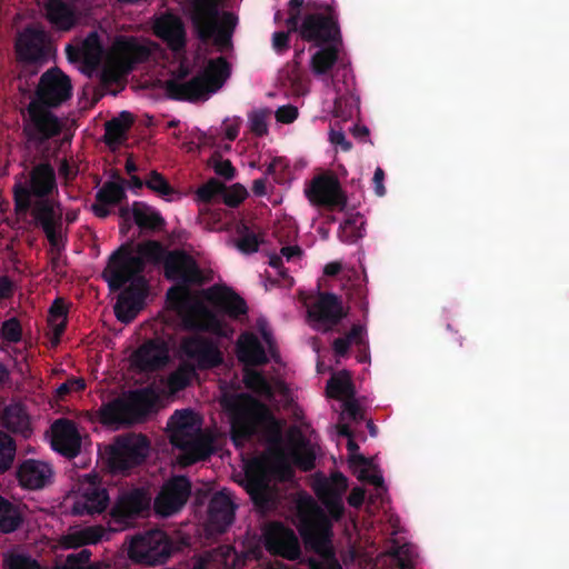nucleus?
<instances>
[{
  "label": "nucleus",
  "instance_id": "nucleus-41",
  "mask_svg": "<svg viewBox=\"0 0 569 569\" xmlns=\"http://www.w3.org/2000/svg\"><path fill=\"white\" fill-rule=\"evenodd\" d=\"M118 254H126L128 257H131L133 259H137L140 262L139 270L134 273L136 277H141L139 272L142 268V260L151 261V262H159L163 257V249L162 247L156 242V241H148L146 243H142L139 246L138 256H132L131 253L120 250L116 252L113 256Z\"/></svg>",
  "mask_w": 569,
  "mask_h": 569
},
{
  "label": "nucleus",
  "instance_id": "nucleus-64",
  "mask_svg": "<svg viewBox=\"0 0 569 569\" xmlns=\"http://www.w3.org/2000/svg\"><path fill=\"white\" fill-rule=\"evenodd\" d=\"M365 499V491L361 488H353L349 498L348 502L352 507H359Z\"/></svg>",
  "mask_w": 569,
  "mask_h": 569
},
{
  "label": "nucleus",
  "instance_id": "nucleus-59",
  "mask_svg": "<svg viewBox=\"0 0 569 569\" xmlns=\"http://www.w3.org/2000/svg\"><path fill=\"white\" fill-rule=\"evenodd\" d=\"M286 167L287 161L283 158H273L267 168V173L272 176L280 174Z\"/></svg>",
  "mask_w": 569,
  "mask_h": 569
},
{
  "label": "nucleus",
  "instance_id": "nucleus-39",
  "mask_svg": "<svg viewBox=\"0 0 569 569\" xmlns=\"http://www.w3.org/2000/svg\"><path fill=\"white\" fill-rule=\"evenodd\" d=\"M302 258V250L298 246L283 247L280 254H272L269 257V266L272 272L269 271V276H279L282 279H287V270L283 268V261L288 263H298Z\"/></svg>",
  "mask_w": 569,
  "mask_h": 569
},
{
  "label": "nucleus",
  "instance_id": "nucleus-18",
  "mask_svg": "<svg viewBox=\"0 0 569 569\" xmlns=\"http://www.w3.org/2000/svg\"><path fill=\"white\" fill-rule=\"evenodd\" d=\"M190 495V482L184 477H173L161 488L154 500L158 515L168 517L179 511Z\"/></svg>",
  "mask_w": 569,
  "mask_h": 569
},
{
  "label": "nucleus",
  "instance_id": "nucleus-35",
  "mask_svg": "<svg viewBox=\"0 0 569 569\" xmlns=\"http://www.w3.org/2000/svg\"><path fill=\"white\" fill-rule=\"evenodd\" d=\"M133 122V116L128 111L120 114L106 123V142L114 148L119 146L126 138L128 129Z\"/></svg>",
  "mask_w": 569,
  "mask_h": 569
},
{
  "label": "nucleus",
  "instance_id": "nucleus-62",
  "mask_svg": "<svg viewBox=\"0 0 569 569\" xmlns=\"http://www.w3.org/2000/svg\"><path fill=\"white\" fill-rule=\"evenodd\" d=\"M385 172L381 168H377L373 174L375 190L378 196H383L386 190L383 186Z\"/></svg>",
  "mask_w": 569,
  "mask_h": 569
},
{
  "label": "nucleus",
  "instance_id": "nucleus-20",
  "mask_svg": "<svg viewBox=\"0 0 569 569\" xmlns=\"http://www.w3.org/2000/svg\"><path fill=\"white\" fill-rule=\"evenodd\" d=\"M266 549L287 559H296L300 553L298 539L293 531L279 523H270L263 530Z\"/></svg>",
  "mask_w": 569,
  "mask_h": 569
},
{
  "label": "nucleus",
  "instance_id": "nucleus-44",
  "mask_svg": "<svg viewBox=\"0 0 569 569\" xmlns=\"http://www.w3.org/2000/svg\"><path fill=\"white\" fill-rule=\"evenodd\" d=\"M144 184L166 201H173L179 198V193L169 184L166 178L157 171L148 176Z\"/></svg>",
  "mask_w": 569,
  "mask_h": 569
},
{
  "label": "nucleus",
  "instance_id": "nucleus-52",
  "mask_svg": "<svg viewBox=\"0 0 569 569\" xmlns=\"http://www.w3.org/2000/svg\"><path fill=\"white\" fill-rule=\"evenodd\" d=\"M393 557L401 569H410L415 563L416 552L412 546L403 545L393 551Z\"/></svg>",
  "mask_w": 569,
  "mask_h": 569
},
{
  "label": "nucleus",
  "instance_id": "nucleus-13",
  "mask_svg": "<svg viewBox=\"0 0 569 569\" xmlns=\"http://www.w3.org/2000/svg\"><path fill=\"white\" fill-rule=\"evenodd\" d=\"M171 549V543L163 531L151 530L131 538L128 555L134 561L158 565L169 558Z\"/></svg>",
  "mask_w": 569,
  "mask_h": 569
},
{
  "label": "nucleus",
  "instance_id": "nucleus-17",
  "mask_svg": "<svg viewBox=\"0 0 569 569\" xmlns=\"http://www.w3.org/2000/svg\"><path fill=\"white\" fill-rule=\"evenodd\" d=\"M71 88L70 80L66 74L59 70H50L41 77L33 101H39L48 109L59 106L70 98Z\"/></svg>",
  "mask_w": 569,
  "mask_h": 569
},
{
  "label": "nucleus",
  "instance_id": "nucleus-23",
  "mask_svg": "<svg viewBox=\"0 0 569 569\" xmlns=\"http://www.w3.org/2000/svg\"><path fill=\"white\" fill-rule=\"evenodd\" d=\"M302 39L313 42L315 46L340 38L337 23L321 14L307 16L299 27Z\"/></svg>",
  "mask_w": 569,
  "mask_h": 569
},
{
  "label": "nucleus",
  "instance_id": "nucleus-2",
  "mask_svg": "<svg viewBox=\"0 0 569 569\" xmlns=\"http://www.w3.org/2000/svg\"><path fill=\"white\" fill-rule=\"evenodd\" d=\"M178 355L181 359L189 361L192 367L180 366L167 380L161 379L150 388L130 392L102 406L99 410L100 422L110 429H119L131 423L163 399L186 388L193 378L194 367L207 369L222 361L218 347L198 336L184 338Z\"/></svg>",
  "mask_w": 569,
  "mask_h": 569
},
{
  "label": "nucleus",
  "instance_id": "nucleus-15",
  "mask_svg": "<svg viewBox=\"0 0 569 569\" xmlns=\"http://www.w3.org/2000/svg\"><path fill=\"white\" fill-rule=\"evenodd\" d=\"M29 119L24 131L29 141L42 143L56 137L61 130V121L39 101H31L29 106Z\"/></svg>",
  "mask_w": 569,
  "mask_h": 569
},
{
  "label": "nucleus",
  "instance_id": "nucleus-26",
  "mask_svg": "<svg viewBox=\"0 0 569 569\" xmlns=\"http://www.w3.org/2000/svg\"><path fill=\"white\" fill-rule=\"evenodd\" d=\"M44 43L46 32L41 27L27 28L17 38V56L21 61L36 62L43 54Z\"/></svg>",
  "mask_w": 569,
  "mask_h": 569
},
{
  "label": "nucleus",
  "instance_id": "nucleus-10",
  "mask_svg": "<svg viewBox=\"0 0 569 569\" xmlns=\"http://www.w3.org/2000/svg\"><path fill=\"white\" fill-rule=\"evenodd\" d=\"M171 442L183 451L181 465H190L216 451L212 439L201 433V419L192 410H177L167 426Z\"/></svg>",
  "mask_w": 569,
  "mask_h": 569
},
{
  "label": "nucleus",
  "instance_id": "nucleus-53",
  "mask_svg": "<svg viewBox=\"0 0 569 569\" xmlns=\"http://www.w3.org/2000/svg\"><path fill=\"white\" fill-rule=\"evenodd\" d=\"M209 166L214 172L226 179H231L234 176V168L227 159H222L219 154H213L209 159Z\"/></svg>",
  "mask_w": 569,
  "mask_h": 569
},
{
  "label": "nucleus",
  "instance_id": "nucleus-32",
  "mask_svg": "<svg viewBox=\"0 0 569 569\" xmlns=\"http://www.w3.org/2000/svg\"><path fill=\"white\" fill-rule=\"evenodd\" d=\"M120 216L124 220L133 218L140 228L156 230L164 226V219L160 212L143 202H134L131 208H121Z\"/></svg>",
  "mask_w": 569,
  "mask_h": 569
},
{
  "label": "nucleus",
  "instance_id": "nucleus-36",
  "mask_svg": "<svg viewBox=\"0 0 569 569\" xmlns=\"http://www.w3.org/2000/svg\"><path fill=\"white\" fill-rule=\"evenodd\" d=\"M349 465L358 479L368 481L375 485L378 489H382L383 479L371 460L366 459L362 455H355L350 459Z\"/></svg>",
  "mask_w": 569,
  "mask_h": 569
},
{
  "label": "nucleus",
  "instance_id": "nucleus-3",
  "mask_svg": "<svg viewBox=\"0 0 569 569\" xmlns=\"http://www.w3.org/2000/svg\"><path fill=\"white\" fill-rule=\"evenodd\" d=\"M167 298L169 309L181 318L186 328L203 329L222 337L233 332L226 317L237 319L247 312L246 302L224 287H213L202 293L174 287L168 291Z\"/></svg>",
  "mask_w": 569,
  "mask_h": 569
},
{
  "label": "nucleus",
  "instance_id": "nucleus-61",
  "mask_svg": "<svg viewBox=\"0 0 569 569\" xmlns=\"http://www.w3.org/2000/svg\"><path fill=\"white\" fill-rule=\"evenodd\" d=\"M330 141L333 144L341 146L343 150H349L351 148V143L346 139L342 131L332 130L330 132Z\"/></svg>",
  "mask_w": 569,
  "mask_h": 569
},
{
  "label": "nucleus",
  "instance_id": "nucleus-8",
  "mask_svg": "<svg viewBox=\"0 0 569 569\" xmlns=\"http://www.w3.org/2000/svg\"><path fill=\"white\" fill-rule=\"evenodd\" d=\"M140 262L128 256H111L103 271V278L110 288L119 289L129 283V288L121 292L114 306L117 318L128 323L132 321L142 309L146 297V282L142 277H136Z\"/></svg>",
  "mask_w": 569,
  "mask_h": 569
},
{
  "label": "nucleus",
  "instance_id": "nucleus-38",
  "mask_svg": "<svg viewBox=\"0 0 569 569\" xmlns=\"http://www.w3.org/2000/svg\"><path fill=\"white\" fill-rule=\"evenodd\" d=\"M67 322V309L61 301H56L48 315V337L51 347H56L60 341Z\"/></svg>",
  "mask_w": 569,
  "mask_h": 569
},
{
  "label": "nucleus",
  "instance_id": "nucleus-21",
  "mask_svg": "<svg viewBox=\"0 0 569 569\" xmlns=\"http://www.w3.org/2000/svg\"><path fill=\"white\" fill-rule=\"evenodd\" d=\"M263 345L250 333L242 335L238 340V358L246 366L260 365L268 359V353L273 356V341L266 323L261 325Z\"/></svg>",
  "mask_w": 569,
  "mask_h": 569
},
{
  "label": "nucleus",
  "instance_id": "nucleus-12",
  "mask_svg": "<svg viewBox=\"0 0 569 569\" xmlns=\"http://www.w3.org/2000/svg\"><path fill=\"white\" fill-rule=\"evenodd\" d=\"M66 501L74 516H96L107 509L110 497L96 475H86L68 493Z\"/></svg>",
  "mask_w": 569,
  "mask_h": 569
},
{
  "label": "nucleus",
  "instance_id": "nucleus-22",
  "mask_svg": "<svg viewBox=\"0 0 569 569\" xmlns=\"http://www.w3.org/2000/svg\"><path fill=\"white\" fill-rule=\"evenodd\" d=\"M50 442L54 451L73 458L80 452L82 438L72 421L59 419L51 426Z\"/></svg>",
  "mask_w": 569,
  "mask_h": 569
},
{
  "label": "nucleus",
  "instance_id": "nucleus-29",
  "mask_svg": "<svg viewBox=\"0 0 569 569\" xmlns=\"http://www.w3.org/2000/svg\"><path fill=\"white\" fill-rule=\"evenodd\" d=\"M234 503L229 492L216 493L210 502L209 526L211 531L222 532L233 521Z\"/></svg>",
  "mask_w": 569,
  "mask_h": 569
},
{
  "label": "nucleus",
  "instance_id": "nucleus-19",
  "mask_svg": "<svg viewBox=\"0 0 569 569\" xmlns=\"http://www.w3.org/2000/svg\"><path fill=\"white\" fill-rule=\"evenodd\" d=\"M151 29L172 51L180 52L186 44V29L181 18L172 12L156 14Z\"/></svg>",
  "mask_w": 569,
  "mask_h": 569
},
{
  "label": "nucleus",
  "instance_id": "nucleus-5",
  "mask_svg": "<svg viewBox=\"0 0 569 569\" xmlns=\"http://www.w3.org/2000/svg\"><path fill=\"white\" fill-rule=\"evenodd\" d=\"M157 49L148 39L117 37L108 50L103 51L97 32H91L77 47V57L90 63H100L104 81H117L128 73L136 63L147 59Z\"/></svg>",
  "mask_w": 569,
  "mask_h": 569
},
{
  "label": "nucleus",
  "instance_id": "nucleus-57",
  "mask_svg": "<svg viewBox=\"0 0 569 569\" xmlns=\"http://www.w3.org/2000/svg\"><path fill=\"white\" fill-rule=\"evenodd\" d=\"M241 121L239 118L228 119L223 122V134L224 137L232 141L234 140L240 130Z\"/></svg>",
  "mask_w": 569,
  "mask_h": 569
},
{
  "label": "nucleus",
  "instance_id": "nucleus-9",
  "mask_svg": "<svg viewBox=\"0 0 569 569\" xmlns=\"http://www.w3.org/2000/svg\"><path fill=\"white\" fill-rule=\"evenodd\" d=\"M188 71L180 66L179 71H170L169 76L157 79V86L174 99H206L220 89L229 76V67L224 59L210 60L203 71L193 79L186 81Z\"/></svg>",
  "mask_w": 569,
  "mask_h": 569
},
{
  "label": "nucleus",
  "instance_id": "nucleus-63",
  "mask_svg": "<svg viewBox=\"0 0 569 569\" xmlns=\"http://www.w3.org/2000/svg\"><path fill=\"white\" fill-rule=\"evenodd\" d=\"M302 4H303V0H290L289 6H290L291 13L287 20V23L289 26H292V27L297 26V14H298L299 9L302 7Z\"/></svg>",
  "mask_w": 569,
  "mask_h": 569
},
{
  "label": "nucleus",
  "instance_id": "nucleus-4",
  "mask_svg": "<svg viewBox=\"0 0 569 569\" xmlns=\"http://www.w3.org/2000/svg\"><path fill=\"white\" fill-rule=\"evenodd\" d=\"M347 487V478L340 473L332 475L329 479L321 476L315 478L313 489L328 516L310 498H303L299 502L297 526L300 535L305 543L320 555L329 553L331 521L338 520L342 515V496Z\"/></svg>",
  "mask_w": 569,
  "mask_h": 569
},
{
  "label": "nucleus",
  "instance_id": "nucleus-50",
  "mask_svg": "<svg viewBox=\"0 0 569 569\" xmlns=\"http://www.w3.org/2000/svg\"><path fill=\"white\" fill-rule=\"evenodd\" d=\"M220 193H222V183L216 179H210L197 190L196 197L197 201L209 202Z\"/></svg>",
  "mask_w": 569,
  "mask_h": 569
},
{
  "label": "nucleus",
  "instance_id": "nucleus-14",
  "mask_svg": "<svg viewBox=\"0 0 569 569\" xmlns=\"http://www.w3.org/2000/svg\"><path fill=\"white\" fill-rule=\"evenodd\" d=\"M149 452V443L141 435L120 437L110 446L109 460L114 469L123 470L140 463Z\"/></svg>",
  "mask_w": 569,
  "mask_h": 569
},
{
  "label": "nucleus",
  "instance_id": "nucleus-58",
  "mask_svg": "<svg viewBox=\"0 0 569 569\" xmlns=\"http://www.w3.org/2000/svg\"><path fill=\"white\" fill-rule=\"evenodd\" d=\"M84 388L83 379H71L67 382L60 385L57 389V392L62 396L71 391H80Z\"/></svg>",
  "mask_w": 569,
  "mask_h": 569
},
{
  "label": "nucleus",
  "instance_id": "nucleus-60",
  "mask_svg": "<svg viewBox=\"0 0 569 569\" xmlns=\"http://www.w3.org/2000/svg\"><path fill=\"white\" fill-rule=\"evenodd\" d=\"M288 33L286 32H276L272 37V46L277 51H283L288 48Z\"/></svg>",
  "mask_w": 569,
  "mask_h": 569
},
{
  "label": "nucleus",
  "instance_id": "nucleus-51",
  "mask_svg": "<svg viewBox=\"0 0 569 569\" xmlns=\"http://www.w3.org/2000/svg\"><path fill=\"white\" fill-rule=\"evenodd\" d=\"M123 188L116 182L106 183L103 188L99 191L100 200L106 203H118L123 199Z\"/></svg>",
  "mask_w": 569,
  "mask_h": 569
},
{
  "label": "nucleus",
  "instance_id": "nucleus-45",
  "mask_svg": "<svg viewBox=\"0 0 569 569\" xmlns=\"http://www.w3.org/2000/svg\"><path fill=\"white\" fill-rule=\"evenodd\" d=\"M21 521L18 510L0 496V531L12 532Z\"/></svg>",
  "mask_w": 569,
  "mask_h": 569
},
{
  "label": "nucleus",
  "instance_id": "nucleus-54",
  "mask_svg": "<svg viewBox=\"0 0 569 569\" xmlns=\"http://www.w3.org/2000/svg\"><path fill=\"white\" fill-rule=\"evenodd\" d=\"M2 338L10 341L17 342L21 338V328L16 319H9L2 325L1 329Z\"/></svg>",
  "mask_w": 569,
  "mask_h": 569
},
{
  "label": "nucleus",
  "instance_id": "nucleus-24",
  "mask_svg": "<svg viewBox=\"0 0 569 569\" xmlns=\"http://www.w3.org/2000/svg\"><path fill=\"white\" fill-rule=\"evenodd\" d=\"M44 17L59 31L72 29L79 21L77 3L73 0H44Z\"/></svg>",
  "mask_w": 569,
  "mask_h": 569
},
{
  "label": "nucleus",
  "instance_id": "nucleus-33",
  "mask_svg": "<svg viewBox=\"0 0 569 569\" xmlns=\"http://www.w3.org/2000/svg\"><path fill=\"white\" fill-rule=\"evenodd\" d=\"M351 345L360 346L362 355L358 357V361H369L367 331L362 326H353L351 331L343 338H338L332 343V349L337 358L345 357Z\"/></svg>",
  "mask_w": 569,
  "mask_h": 569
},
{
  "label": "nucleus",
  "instance_id": "nucleus-6",
  "mask_svg": "<svg viewBox=\"0 0 569 569\" xmlns=\"http://www.w3.org/2000/svg\"><path fill=\"white\" fill-rule=\"evenodd\" d=\"M150 501V495L143 489L123 491L118 496L110 510L108 530L102 526L72 527L62 538V545L66 548H77L108 539L110 531L126 530L138 518L144 516L149 510Z\"/></svg>",
  "mask_w": 569,
  "mask_h": 569
},
{
  "label": "nucleus",
  "instance_id": "nucleus-28",
  "mask_svg": "<svg viewBox=\"0 0 569 569\" xmlns=\"http://www.w3.org/2000/svg\"><path fill=\"white\" fill-rule=\"evenodd\" d=\"M17 476L21 486L29 489H40L52 480L53 470L44 461L29 459L19 466Z\"/></svg>",
  "mask_w": 569,
  "mask_h": 569
},
{
  "label": "nucleus",
  "instance_id": "nucleus-37",
  "mask_svg": "<svg viewBox=\"0 0 569 569\" xmlns=\"http://www.w3.org/2000/svg\"><path fill=\"white\" fill-rule=\"evenodd\" d=\"M3 425L8 429L20 432L23 437H28L31 432L30 420L24 408L19 405H10L3 413Z\"/></svg>",
  "mask_w": 569,
  "mask_h": 569
},
{
  "label": "nucleus",
  "instance_id": "nucleus-27",
  "mask_svg": "<svg viewBox=\"0 0 569 569\" xmlns=\"http://www.w3.org/2000/svg\"><path fill=\"white\" fill-rule=\"evenodd\" d=\"M169 359V349L164 341L152 340L141 346L131 356V366L139 370L156 369Z\"/></svg>",
  "mask_w": 569,
  "mask_h": 569
},
{
  "label": "nucleus",
  "instance_id": "nucleus-25",
  "mask_svg": "<svg viewBox=\"0 0 569 569\" xmlns=\"http://www.w3.org/2000/svg\"><path fill=\"white\" fill-rule=\"evenodd\" d=\"M307 194L311 202L331 208H343L346 203L338 180L333 177L313 179Z\"/></svg>",
  "mask_w": 569,
  "mask_h": 569
},
{
  "label": "nucleus",
  "instance_id": "nucleus-56",
  "mask_svg": "<svg viewBox=\"0 0 569 569\" xmlns=\"http://www.w3.org/2000/svg\"><path fill=\"white\" fill-rule=\"evenodd\" d=\"M238 248L240 251L250 253L254 252L259 248V239L254 233H247L243 238L238 242Z\"/></svg>",
  "mask_w": 569,
  "mask_h": 569
},
{
  "label": "nucleus",
  "instance_id": "nucleus-16",
  "mask_svg": "<svg viewBox=\"0 0 569 569\" xmlns=\"http://www.w3.org/2000/svg\"><path fill=\"white\" fill-rule=\"evenodd\" d=\"M346 315L347 311L333 295H319L308 306L309 325L315 330L322 332L332 329Z\"/></svg>",
  "mask_w": 569,
  "mask_h": 569
},
{
  "label": "nucleus",
  "instance_id": "nucleus-46",
  "mask_svg": "<svg viewBox=\"0 0 569 569\" xmlns=\"http://www.w3.org/2000/svg\"><path fill=\"white\" fill-rule=\"evenodd\" d=\"M270 109H257L249 113L248 122L250 130L256 136H264L268 133V120L271 117Z\"/></svg>",
  "mask_w": 569,
  "mask_h": 569
},
{
  "label": "nucleus",
  "instance_id": "nucleus-34",
  "mask_svg": "<svg viewBox=\"0 0 569 569\" xmlns=\"http://www.w3.org/2000/svg\"><path fill=\"white\" fill-rule=\"evenodd\" d=\"M244 383L249 389L253 390L259 396L272 399L274 401H280L278 396L284 393L286 390L282 382L277 381L270 385L258 372L250 370L249 368L246 369Z\"/></svg>",
  "mask_w": 569,
  "mask_h": 569
},
{
  "label": "nucleus",
  "instance_id": "nucleus-47",
  "mask_svg": "<svg viewBox=\"0 0 569 569\" xmlns=\"http://www.w3.org/2000/svg\"><path fill=\"white\" fill-rule=\"evenodd\" d=\"M90 553L81 550L78 553L68 556L64 565L56 567V569H102V563L89 565Z\"/></svg>",
  "mask_w": 569,
  "mask_h": 569
},
{
  "label": "nucleus",
  "instance_id": "nucleus-49",
  "mask_svg": "<svg viewBox=\"0 0 569 569\" xmlns=\"http://www.w3.org/2000/svg\"><path fill=\"white\" fill-rule=\"evenodd\" d=\"M247 196V189L239 183L232 184L226 189L222 188L223 202L229 207H237Z\"/></svg>",
  "mask_w": 569,
  "mask_h": 569
},
{
  "label": "nucleus",
  "instance_id": "nucleus-43",
  "mask_svg": "<svg viewBox=\"0 0 569 569\" xmlns=\"http://www.w3.org/2000/svg\"><path fill=\"white\" fill-rule=\"evenodd\" d=\"M365 234V220L359 213L350 216L340 226V238L345 242H355Z\"/></svg>",
  "mask_w": 569,
  "mask_h": 569
},
{
  "label": "nucleus",
  "instance_id": "nucleus-42",
  "mask_svg": "<svg viewBox=\"0 0 569 569\" xmlns=\"http://www.w3.org/2000/svg\"><path fill=\"white\" fill-rule=\"evenodd\" d=\"M3 565L6 569H40L37 560L20 549L8 550L3 555Z\"/></svg>",
  "mask_w": 569,
  "mask_h": 569
},
{
  "label": "nucleus",
  "instance_id": "nucleus-48",
  "mask_svg": "<svg viewBox=\"0 0 569 569\" xmlns=\"http://www.w3.org/2000/svg\"><path fill=\"white\" fill-rule=\"evenodd\" d=\"M14 453L16 446L12 439L8 435L0 432V472L11 466Z\"/></svg>",
  "mask_w": 569,
  "mask_h": 569
},
{
  "label": "nucleus",
  "instance_id": "nucleus-1",
  "mask_svg": "<svg viewBox=\"0 0 569 569\" xmlns=\"http://www.w3.org/2000/svg\"><path fill=\"white\" fill-rule=\"evenodd\" d=\"M221 403L228 413L231 438L237 447L256 432L266 435L272 442L270 460L257 461L260 475H254L253 469L248 470L247 489L253 500L264 499L271 479L289 478L292 466L305 471L313 467L316 446L302 436L300 429H290L287 438L278 441L280 425L264 406L244 395H224Z\"/></svg>",
  "mask_w": 569,
  "mask_h": 569
},
{
  "label": "nucleus",
  "instance_id": "nucleus-7",
  "mask_svg": "<svg viewBox=\"0 0 569 569\" xmlns=\"http://www.w3.org/2000/svg\"><path fill=\"white\" fill-rule=\"evenodd\" d=\"M54 189L56 178L52 167L41 163L32 170L28 186L21 182L16 183L14 200L19 211L33 208L36 219L41 223L50 241L57 246L61 211L58 206L44 199Z\"/></svg>",
  "mask_w": 569,
  "mask_h": 569
},
{
  "label": "nucleus",
  "instance_id": "nucleus-55",
  "mask_svg": "<svg viewBox=\"0 0 569 569\" xmlns=\"http://www.w3.org/2000/svg\"><path fill=\"white\" fill-rule=\"evenodd\" d=\"M274 116L278 122L291 123L298 117V109L293 106H282L277 109Z\"/></svg>",
  "mask_w": 569,
  "mask_h": 569
},
{
  "label": "nucleus",
  "instance_id": "nucleus-31",
  "mask_svg": "<svg viewBox=\"0 0 569 569\" xmlns=\"http://www.w3.org/2000/svg\"><path fill=\"white\" fill-rule=\"evenodd\" d=\"M340 38L316 46L310 59V69L316 76L326 74L339 59Z\"/></svg>",
  "mask_w": 569,
  "mask_h": 569
},
{
  "label": "nucleus",
  "instance_id": "nucleus-11",
  "mask_svg": "<svg viewBox=\"0 0 569 569\" xmlns=\"http://www.w3.org/2000/svg\"><path fill=\"white\" fill-rule=\"evenodd\" d=\"M220 0H194L191 14L192 23L202 39H213L214 43L226 47L237 24L231 13H218Z\"/></svg>",
  "mask_w": 569,
  "mask_h": 569
},
{
  "label": "nucleus",
  "instance_id": "nucleus-30",
  "mask_svg": "<svg viewBox=\"0 0 569 569\" xmlns=\"http://www.w3.org/2000/svg\"><path fill=\"white\" fill-rule=\"evenodd\" d=\"M166 276L171 280L194 281L198 270L192 258L181 252H171L164 259Z\"/></svg>",
  "mask_w": 569,
  "mask_h": 569
},
{
  "label": "nucleus",
  "instance_id": "nucleus-40",
  "mask_svg": "<svg viewBox=\"0 0 569 569\" xmlns=\"http://www.w3.org/2000/svg\"><path fill=\"white\" fill-rule=\"evenodd\" d=\"M327 395L339 400H347L352 395L349 372L340 371L335 373L327 383Z\"/></svg>",
  "mask_w": 569,
  "mask_h": 569
}]
</instances>
